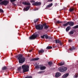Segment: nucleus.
Wrapping results in <instances>:
<instances>
[{
    "mask_svg": "<svg viewBox=\"0 0 78 78\" xmlns=\"http://www.w3.org/2000/svg\"><path fill=\"white\" fill-rule=\"evenodd\" d=\"M22 56V55L20 54L16 57V58H18V59L19 60V63L21 64L23 63V62H24L25 61V58L23 57Z\"/></svg>",
    "mask_w": 78,
    "mask_h": 78,
    "instance_id": "nucleus-1",
    "label": "nucleus"
},
{
    "mask_svg": "<svg viewBox=\"0 0 78 78\" xmlns=\"http://www.w3.org/2000/svg\"><path fill=\"white\" fill-rule=\"evenodd\" d=\"M22 69H23V72H26L29 71V66L28 65H24L22 66Z\"/></svg>",
    "mask_w": 78,
    "mask_h": 78,
    "instance_id": "nucleus-2",
    "label": "nucleus"
},
{
    "mask_svg": "<svg viewBox=\"0 0 78 78\" xmlns=\"http://www.w3.org/2000/svg\"><path fill=\"white\" fill-rule=\"evenodd\" d=\"M58 69L59 72H66V71L67 70V68L64 66H62L60 67Z\"/></svg>",
    "mask_w": 78,
    "mask_h": 78,
    "instance_id": "nucleus-3",
    "label": "nucleus"
},
{
    "mask_svg": "<svg viewBox=\"0 0 78 78\" xmlns=\"http://www.w3.org/2000/svg\"><path fill=\"white\" fill-rule=\"evenodd\" d=\"M38 36V34L37 33H35L32 35L31 36L29 37L30 39V40H33V39H35L36 37H37Z\"/></svg>",
    "mask_w": 78,
    "mask_h": 78,
    "instance_id": "nucleus-4",
    "label": "nucleus"
},
{
    "mask_svg": "<svg viewBox=\"0 0 78 78\" xmlns=\"http://www.w3.org/2000/svg\"><path fill=\"white\" fill-rule=\"evenodd\" d=\"M31 3H33L32 5L34 6H38L41 5V2H35V1L33 0H31L30 1Z\"/></svg>",
    "mask_w": 78,
    "mask_h": 78,
    "instance_id": "nucleus-5",
    "label": "nucleus"
},
{
    "mask_svg": "<svg viewBox=\"0 0 78 78\" xmlns=\"http://www.w3.org/2000/svg\"><path fill=\"white\" fill-rule=\"evenodd\" d=\"M8 3H9V1H8L4 0L3 1H2L0 2V5H7Z\"/></svg>",
    "mask_w": 78,
    "mask_h": 78,
    "instance_id": "nucleus-6",
    "label": "nucleus"
},
{
    "mask_svg": "<svg viewBox=\"0 0 78 78\" xmlns=\"http://www.w3.org/2000/svg\"><path fill=\"white\" fill-rule=\"evenodd\" d=\"M36 29L37 30H42L43 29V26L40 24L36 26Z\"/></svg>",
    "mask_w": 78,
    "mask_h": 78,
    "instance_id": "nucleus-7",
    "label": "nucleus"
},
{
    "mask_svg": "<svg viewBox=\"0 0 78 78\" xmlns=\"http://www.w3.org/2000/svg\"><path fill=\"white\" fill-rule=\"evenodd\" d=\"M22 4L24 5H31L29 2H23Z\"/></svg>",
    "mask_w": 78,
    "mask_h": 78,
    "instance_id": "nucleus-8",
    "label": "nucleus"
},
{
    "mask_svg": "<svg viewBox=\"0 0 78 78\" xmlns=\"http://www.w3.org/2000/svg\"><path fill=\"white\" fill-rule=\"evenodd\" d=\"M68 24H69V25L70 26H71L72 27V26H73V25H74V23L72 22H68Z\"/></svg>",
    "mask_w": 78,
    "mask_h": 78,
    "instance_id": "nucleus-9",
    "label": "nucleus"
},
{
    "mask_svg": "<svg viewBox=\"0 0 78 78\" xmlns=\"http://www.w3.org/2000/svg\"><path fill=\"white\" fill-rule=\"evenodd\" d=\"M61 74L59 73H56L55 76V77H59L60 76Z\"/></svg>",
    "mask_w": 78,
    "mask_h": 78,
    "instance_id": "nucleus-10",
    "label": "nucleus"
},
{
    "mask_svg": "<svg viewBox=\"0 0 78 78\" xmlns=\"http://www.w3.org/2000/svg\"><path fill=\"white\" fill-rule=\"evenodd\" d=\"M69 73H67V74H64L63 76V78H67V76H69Z\"/></svg>",
    "mask_w": 78,
    "mask_h": 78,
    "instance_id": "nucleus-11",
    "label": "nucleus"
},
{
    "mask_svg": "<svg viewBox=\"0 0 78 78\" xmlns=\"http://www.w3.org/2000/svg\"><path fill=\"white\" fill-rule=\"evenodd\" d=\"M39 59V58H32L30 60V61H37Z\"/></svg>",
    "mask_w": 78,
    "mask_h": 78,
    "instance_id": "nucleus-12",
    "label": "nucleus"
},
{
    "mask_svg": "<svg viewBox=\"0 0 78 78\" xmlns=\"http://www.w3.org/2000/svg\"><path fill=\"white\" fill-rule=\"evenodd\" d=\"M44 52V49H41L39 51V54H41V53H42Z\"/></svg>",
    "mask_w": 78,
    "mask_h": 78,
    "instance_id": "nucleus-13",
    "label": "nucleus"
},
{
    "mask_svg": "<svg viewBox=\"0 0 78 78\" xmlns=\"http://www.w3.org/2000/svg\"><path fill=\"white\" fill-rule=\"evenodd\" d=\"M55 41V44H58V43H59V42H61V41L59 40H56Z\"/></svg>",
    "mask_w": 78,
    "mask_h": 78,
    "instance_id": "nucleus-14",
    "label": "nucleus"
},
{
    "mask_svg": "<svg viewBox=\"0 0 78 78\" xmlns=\"http://www.w3.org/2000/svg\"><path fill=\"white\" fill-rule=\"evenodd\" d=\"M45 69H46V67L44 66H41L40 67V69L41 70H45Z\"/></svg>",
    "mask_w": 78,
    "mask_h": 78,
    "instance_id": "nucleus-15",
    "label": "nucleus"
},
{
    "mask_svg": "<svg viewBox=\"0 0 78 78\" xmlns=\"http://www.w3.org/2000/svg\"><path fill=\"white\" fill-rule=\"evenodd\" d=\"M29 9H30V6H28L26 8L24 9V11L25 10L26 11H28Z\"/></svg>",
    "mask_w": 78,
    "mask_h": 78,
    "instance_id": "nucleus-16",
    "label": "nucleus"
},
{
    "mask_svg": "<svg viewBox=\"0 0 78 78\" xmlns=\"http://www.w3.org/2000/svg\"><path fill=\"white\" fill-rule=\"evenodd\" d=\"M70 27L69 26L67 27L66 29V31H69V30H70Z\"/></svg>",
    "mask_w": 78,
    "mask_h": 78,
    "instance_id": "nucleus-17",
    "label": "nucleus"
},
{
    "mask_svg": "<svg viewBox=\"0 0 78 78\" xmlns=\"http://www.w3.org/2000/svg\"><path fill=\"white\" fill-rule=\"evenodd\" d=\"M53 5V3H51V4L48 5L47 6V8H50Z\"/></svg>",
    "mask_w": 78,
    "mask_h": 78,
    "instance_id": "nucleus-18",
    "label": "nucleus"
},
{
    "mask_svg": "<svg viewBox=\"0 0 78 78\" xmlns=\"http://www.w3.org/2000/svg\"><path fill=\"white\" fill-rule=\"evenodd\" d=\"M51 48H52V47L51 46H48L46 48V49H51Z\"/></svg>",
    "mask_w": 78,
    "mask_h": 78,
    "instance_id": "nucleus-19",
    "label": "nucleus"
},
{
    "mask_svg": "<svg viewBox=\"0 0 78 78\" xmlns=\"http://www.w3.org/2000/svg\"><path fill=\"white\" fill-rule=\"evenodd\" d=\"M69 25V23L68 22L67 23L65 24L62 25V26H64V27H66V26H67Z\"/></svg>",
    "mask_w": 78,
    "mask_h": 78,
    "instance_id": "nucleus-20",
    "label": "nucleus"
},
{
    "mask_svg": "<svg viewBox=\"0 0 78 78\" xmlns=\"http://www.w3.org/2000/svg\"><path fill=\"white\" fill-rule=\"evenodd\" d=\"M74 78H76L78 77V74L77 73L74 76Z\"/></svg>",
    "mask_w": 78,
    "mask_h": 78,
    "instance_id": "nucleus-21",
    "label": "nucleus"
},
{
    "mask_svg": "<svg viewBox=\"0 0 78 78\" xmlns=\"http://www.w3.org/2000/svg\"><path fill=\"white\" fill-rule=\"evenodd\" d=\"M44 25L45 26V27H44V28L45 29H47V28H48V26H46V23H44Z\"/></svg>",
    "mask_w": 78,
    "mask_h": 78,
    "instance_id": "nucleus-22",
    "label": "nucleus"
},
{
    "mask_svg": "<svg viewBox=\"0 0 78 78\" xmlns=\"http://www.w3.org/2000/svg\"><path fill=\"white\" fill-rule=\"evenodd\" d=\"M2 69L3 70H6V69H7V67H6L4 66L2 68Z\"/></svg>",
    "mask_w": 78,
    "mask_h": 78,
    "instance_id": "nucleus-23",
    "label": "nucleus"
},
{
    "mask_svg": "<svg viewBox=\"0 0 78 78\" xmlns=\"http://www.w3.org/2000/svg\"><path fill=\"white\" fill-rule=\"evenodd\" d=\"M74 10V9L73 8V9H70L69 10V11H70V12H72V11H73V10Z\"/></svg>",
    "mask_w": 78,
    "mask_h": 78,
    "instance_id": "nucleus-24",
    "label": "nucleus"
},
{
    "mask_svg": "<svg viewBox=\"0 0 78 78\" xmlns=\"http://www.w3.org/2000/svg\"><path fill=\"white\" fill-rule=\"evenodd\" d=\"M45 35V38L46 39H48V36L47 35Z\"/></svg>",
    "mask_w": 78,
    "mask_h": 78,
    "instance_id": "nucleus-25",
    "label": "nucleus"
},
{
    "mask_svg": "<svg viewBox=\"0 0 78 78\" xmlns=\"http://www.w3.org/2000/svg\"><path fill=\"white\" fill-rule=\"evenodd\" d=\"M69 33L70 34H73L74 33V32L73 31H71L69 32Z\"/></svg>",
    "mask_w": 78,
    "mask_h": 78,
    "instance_id": "nucleus-26",
    "label": "nucleus"
},
{
    "mask_svg": "<svg viewBox=\"0 0 78 78\" xmlns=\"http://www.w3.org/2000/svg\"><path fill=\"white\" fill-rule=\"evenodd\" d=\"M48 64L49 65V66H51L52 65V62H50L48 63Z\"/></svg>",
    "mask_w": 78,
    "mask_h": 78,
    "instance_id": "nucleus-27",
    "label": "nucleus"
},
{
    "mask_svg": "<svg viewBox=\"0 0 78 78\" xmlns=\"http://www.w3.org/2000/svg\"><path fill=\"white\" fill-rule=\"evenodd\" d=\"M40 66H37L35 67V69H39Z\"/></svg>",
    "mask_w": 78,
    "mask_h": 78,
    "instance_id": "nucleus-28",
    "label": "nucleus"
},
{
    "mask_svg": "<svg viewBox=\"0 0 78 78\" xmlns=\"http://www.w3.org/2000/svg\"><path fill=\"white\" fill-rule=\"evenodd\" d=\"M25 78H32V76H27Z\"/></svg>",
    "mask_w": 78,
    "mask_h": 78,
    "instance_id": "nucleus-29",
    "label": "nucleus"
},
{
    "mask_svg": "<svg viewBox=\"0 0 78 78\" xmlns=\"http://www.w3.org/2000/svg\"><path fill=\"white\" fill-rule=\"evenodd\" d=\"M64 62H63V63H62V62H61V63H60V66H63V65H64Z\"/></svg>",
    "mask_w": 78,
    "mask_h": 78,
    "instance_id": "nucleus-30",
    "label": "nucleus"
},
{
    "mask_svg": "<svg viewBox=\"0 0 78 78\" xmlns=\"http://www.w3.org/2000/svg\"><path fill=\"white\" fill-rule=\"evenodd\" d=\"M0 12H3L4 11L3 9H0Z\"/></svg>",
    "mask_w": 78,
    "mask_h": 78,
    "instance_id": "nucleus-31",
    "label": "nucleus"
},
{
    "mask_svg": "<svg viewBox=\"0 0 78 78\" xmlns=\"http://www.w3.org/2000/svg\"><path fill=\"white\" fill-rule=\"evenodd\" d=\"M41 38H42V39H44V37H45V35H44L43 36H41Z\"/></svg>",
    "mask_w": 78,
    "mask_h": 78,
    "instance_id": "nucleus-32",
    "label": "nucleus"
},
{
    "mask_svg": "<svg viewBox=\"0 0 78 78\" xmlns=\"http://www.w3.org/2000/svg\"><path fill=\"white\" fill-rule=\"evenodd\" d=\"M11 2H14L15 1H16V0H10Z\"/></svg>",
    "mask_w": 78,
    "mask_h": 78,
    "instance_id": "nucleus-33",
    "label": "nucleus"
},
{
    "mask_svg": "<svg viewBox=\"0 0 78 78\" xmlns=\"http://www.w3.org/2000/svg\"><path fill=\"white\" fill-rule=\"evenodd\" d=\"M74 28H78V25L74 27Z\"/></svg>",
    "mask_w": 78,
    "mask_h": 78,
    "instance_id": "nucleus-34",
    "label": "nucleus"
},
{
    "mask_svg": "<svg viewBox=\"0 0 78 78\" xmlns=\"http://www.w3.org/2000/svg\"><path fill=\"white\" fill-rule=\"evenodd\" d=\"M21 67H19L18 68V71H20V70H21Z\"/></svg>",
    "mask_w": 78,
    "mask_h": 78,
    "instance_id": "nucleus-35",
    "label": "nucleus"
},
{
    "mask_svg": "<svg viewBox=\"0 0 78 78\" xmlns=\"http://www.w3.org/2000/svg\"><path fill=\"white\" fill-rule=\"evenodd\" d=\"M38 19H37L35 21H34V23H36V22H37V21H38Z\"/></svg>",
    "mask_w": 78,
    "mask_h": 78,
    "instance_id": "nucleus-36",
    "label": "nucleus"
},
{
    "mask_svg": "<svg viewBox=\"0 0 78 78\" xmlns=\"http://www.w3.org/2000/svg\"><path fill=\"white\" fill-rule=\"evenodd\" d=\"M56 23H61V22L59 21H58L56 22Z\"/></svg>",
    "mask_w": 78,
    "mask_h": 78,
    "instance_id": "nucleus-37",
    "label": "nucleus"
},
{
    "mask_svg": "<svg viewBox=\"0 0 78 78\" xmlns=\"http://www.w3.org/2000/svg\"><path fill=\"white\" fill-rule=\"evenodd\" d=\"M73 50H74V48H72L70 49V51H72Z\"/></svg>",
    "mask_w": 78,
    "mask_h": 78,
    "instance_id": "nucleus-38",
    "label": "nucleus"
},
{
    "mask_svg": "<svg viewBox=\"0 0 78 78\" xmlns=\"http://www.w3.org/2000/svg\"><path fill=\"white\" fill-rule=\"evenodd\" d=\"M48 0V2H51L53 1V0Z\"/></svg>",
    "mask_w": 78,
    "mask_h": 78,
    "instance_id": "nucleus-39",
    "label": "nucleus"
},
{
    "mask_svg": "<svg viewBox=\"0 0 78 78\" xmlns=\"http://www.w3.org/2000/svg\"><path fill=\"white\" fill-rule=\"evenodd\" d=\"M69 42H71L72 41V40L70 39H69Z\"/></svg>",
    "mask_w": 78,
    "mask_h": 78,
    "instance_id": "nucleus-40",
    "label": "nucleus"
},
{
    "mask_svg": "<svg viewBox=\"0 0 78 78\" xmlns=\"http://www.w3.org/2000/svg\"><path fill=\"white\" fill-rule=\"evenodd\" d=\"M48 39H52V37H48Z\"/></svg>",
    "mask_w": 78,
    "mask_h": 78,
    "instance_id": "nucleus-41",
    "label": "nucleus"
},
{
    "mask_svg": "<svg viewBox=\"0 0 78 78\" xmlns=\"http://www.w3.org/2000/svg\"><path fill=\"white\" fill-rule=\"evenodd\" d=\"M59 44L60 45H62V43H61V41L60 42H59Z\"/></svg>",
    "mask_w": 78,
    "mask_h": 78,
    "instance_id": "nucleus-42",
    "label": "nucleus"
},
{
    "mask_svg": "<svg viewBox=\"0 0 78 78\" xmlns=\"http://www.w3.org/2000/svg\"><path fill=\"white\" fill-rule=\"evenodd\" d=\"M44 72L43 71H40L39 72V73H42Z\"/></svg>",
    "mask_w": 78,
    "mask_h": 78,
    "instance_id": "nucleus-43",
    "label": "nucleus"
},
{
    "mask_svg": "<svg viewBox=\"0 0 78 78\" xmlns=\"http://www.w3.org/2000/svg\"><path fill=\"white\" fill-rule=\"evenodd\" d=\"M31 51H32V50H29L30 52H31Z\"/></svg>",
    "mask_w": 78,
    "mask_h": 78,
    "instance_id": "nucleus-44",
    "label": "nucleus"
},
{
    "mask_svg": "<svg viewBox=\"0 0 78 78\" xmlns=\"http://www.w3.org/2000/svg\"><path fill=\"white\" fill-rule=\"evenodd\" d=\"M38 9H34V10L35 11H36V10H37Z\"/></svg>",
    "mask_w": 78,
    "mask_h": 78,
    "instance_id": "nucleus-45",
    "label": "nucleus"
},
{
    "mask_svg": "<svg viewBox=\"0 0 78 78\" xmlns=\"http://www.w3.org/2000/svg\"><path fill=\"white\" fill-rule=\"evenodd\" d=\"M2 1H3V0H0V2H2Z\"/></svg>",
    "mask_w": 78,
    "mask_h": 78,
    "instance_id": "nucleus-46",
    "label": "nucleus"
}]
</instances>
